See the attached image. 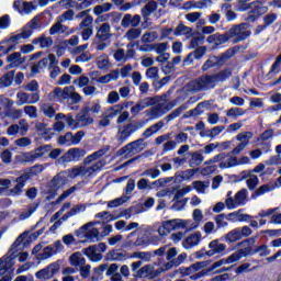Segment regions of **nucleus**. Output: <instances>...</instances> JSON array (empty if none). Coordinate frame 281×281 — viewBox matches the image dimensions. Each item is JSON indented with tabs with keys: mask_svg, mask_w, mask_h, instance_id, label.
I'll return each instance as SVG.
<instances>
[{
	"mask_svg": "<svg viewBox=\"0 0 281 281\" xmlns=\"http://www.w3.org/2000/svg\"><path fill=\"white\" fill-rule=\"evenodd\" d=\"M105 153L106 151L103 149L94 151L92 155L85 158L83 166L69 169L70 179H76L77 177L87 178L95 175V172H99V170L103 168L104 161H98L94 165L91 164L92 161H95V159H100V157L104 156Z\"/></svg>",
	"mask_w": 281,
	"mask_h": 281,
	"instance_id": "f257e3e1",
	"label": "nucleus"
},
{
	"mask_svg": "<svg viewBox=\"0 0 281 281\" xmlns=\"http://www.w3.org/2000/svg\"><path fill=\"white\" fill-rule=\"evenodd\" d=\"M206 164H218V168L225 170L236 166H247L251 164V158L248 156H241L238 159L236 156H229V154L221 153L209 159Z\"/></svg>",
	"mask_w": 281,
	"mask_h": 281,
	"instance_id": "f03ea898",
	"label": "nucleus"
},
{
	"mask_svg": "<svg viewBox=\"0 0 281 281\" xmlns=\"http://www.w3.org/2000/svg\"><path fill=\"white\" fill-rule=\"evenodd\" d=\"M49 102H65V100H70L72 104H78L82 100L80 93L76 92L74 86L56 87L47 94Z\"/></svg>",
	"mask_w": 281,
	"mask_h": 281,
	"instance_id": "7ed1b4c3",
	"label": "nucleus"
},
{
	"mask_svg": "<svg viewBox=\"0 0 281 281\" xmlns=\"http://www.w3.org/2000/svg\"><path fill=\"white\" fill-rule=\"evenodd\" d=\"M251 8H254V10L250 11L246 18V21H248L249 23H254V21L258 19V16L265 14L269 10V8L265 7V0H257L248 4L247 2L243 3L238 0V12H246V10H251Z\"/></svg>",
	"mask_w": 281,
	"mask_h": 281,
	"instance_id": "20e7f679",
	"label": "nucleus"
},
{
	"mask_svg": "<svg viewBox=\"0 0 281 281\" xmlns=\"http://www.w3.org/2000/svg\"><path fill=\"white\" fill-rule=\"evenodd\" d=\"M190 227H192L191 220L173 218L164 221L157 232L159 236L164 237L168 236L171 232H177L178 229H190Z\"/></svg>",
	"mask_w": 281,
	"mask_h": 281,
	"instance_id": "39448f33",
	"label": "nucleus"
},
{
	"mask_svg": "<svg viewBox=\"0 0 281 281\" xmlns=\"http://www.w3.org/2000/svg\"><path fill=\"white\" fill-rule=\"evenodd\" d=\"M250 36L251 31H249L248 24L235 25L226 32V37L231 43H243V41H247Z\"/></svg>",
	"mask_w": 281,
	"mask_h": 281,
	"instance_id": "423d86ee",
	"label": "nucleus"
},
{
	"mask_svg": "<svg viewBox=\"0 0 281 281\" xmlns=\"http://www.w3.org/2000/svg\"><path fill=\"white\" fill-rule=\"evenodd\" d=\"M69 179H71L69 169L67 171H61V172L57 173L48 184L47 192L50 195L47 196V199H54V196H56V192H58V190H60V188L66 186V183L69 181Z\"/></svg>",
	"mask_w": 281,
	"mask_h": 281,
	"instance_id": "0eeeda50",
	"label": "nucleus"
},
{
	"mask_svg": "<svg viewBox=\"0 0 281 281\" xmlns=\"http://www.w3.org/2000/svg\"><path fill=\"white\" fill-rule=\"evenodd\" d=\"M216 87V76H204L189 83L190 91L198 93L199 91H207Z\"/></svg>",
	"mask_w": 281,
	"mask_h": 281,
	"instance_id": "6e6552de",
	"label": "nucleus"
},
{
	"mask_svg": "<svg viewBox=\"0 0 281 281\" xmlns=\"http://www.w3.org/2000/svg\"><path fill=\"white\" fill-rule=\"evenodd\" d=\"M209 249L210 250L202 249L198 251L196 258L201 260V258H212V256L223 255L227 250V245L221 244L218 239H215L210 241Z\"/></svg>",
	"mask_w": 281,
	"mask_h": 281,
	"instance_id": "1a4fd4ad",
	"label": "nucleus"
},
{
	"mask_svg": "<svg viewBox=\"0 0 281 281\" xmlns=\"http://www.w3.org/2000/svg\"><path fill=\"white\" fill-rule=\"evenodd\" d=\"M254 245H256L255 238H249L239 243L238 247L241 248L231 255L233 261L238 262V260H240L241 258H247V256H254Z\"/></svg>",
	"mask_w": 281,
	"mask_h": 281,
	"instance_id": "9d476101",
	"label": "nucleus"
},
{
	"mask_svg": "<svg viewBox=\"0 0 281 281\" xmlns=\"http://www.w3.org/2000/svg\"><path fill=\"white\" fill-rule=\"evenodd\" d=\"M99 222H89L86 225L81 226L75 232L77 238H86V240H95L100 236V231L95 228Z\"/></svg>",
	"mask_w": 281,
	"mask_h": 281,
	"instance_id": "9b49d317",
	"label": "nucleus"
},
{
	"mask_svg": "<svg viewBox=\"0 0 281 281\" xmlns=\"http://www.w3.org/2000/svg\"><path fill=\"white\" fill-rule=\"evenodd\" d=\"M248 236H251V228L249 226H243L228 232L224 236V240L228 245H232V243H238V240H243V238H247Z\"/></svg>",
	"mask_w": 281,
	"mask_h": 281,
	"instance_id": "f8f14e48",
	"label": "nucleus"
},
{
	"mask_svg": "<svg viewBox=\"0 0 281 281\" xmlns=\"http://www.w3.org/2000/svg\"><path fill=\"white\" fill-rule=\"evenodd\" d=\"M236 55V50L234 48H229L225 53H223L220 57L213 56L210 57L204 65L202 66L203 71H207V69H211V67H214L215 65H223L224 63H227L229 58H234Z\"/></svg>",
	"mask_w": 281,
	"mask_h": 281,
	"instance_id": "ddd939ff",
	"label": "nucleus"
},
{
	"mask_svg": "<svg viewBox=\"0 0 281 281\" xmlns=\"http://www.w3.org/2000/svg\"><path fill=\"white\" fill-rule=\"evenodd\" d=\"M47 153H49V146L44 145V146L37 147L32 151L22 154L21 156L18 157V159H21V161H24V162H32V161H36V159H41V157H45Z\"/></svg>",
	"mask_w": 281,
	"mask_h": 281,
	"instance_id": "4468645a",
	"label": "nucleus"
},
{
	"mask_svg": "<svg viewBox=\"0 0 281 281\" xmlns=\"http://www.w3.org/2000/svg\"><path fill=\"white\" fill-rule=\"evenodd\" d=\"M172 109V105L168 103L167 101L160 102L156 104L155 106L148 109L145 111V115L147 117H150V120H157L161 117V115H165V113H168Z\"/></svg>",
	"mask_w": 281,
	"mask_h": 281,
	"instance_id": "2eb2a0df",
	"label": "nucleus"
},
{
	"mask_svg": "<svg viewBox=\"0 0 281 281\" xmlns=\"http://www.w3.org/2000/svg\"><path fill=\"white\" fill-rule=\"evenodd\" d=\"M234 259L231 256L227 258L221 259L212 265V267H209L206 270H202L200 272L194 273L191 276L192 280H199V278H203V276H207V273H211V271H216V269H221L224 265H234Z\"/></svg>",
	"mask_w": 281,
	"mask_h": 281,
	"instance_id": "dca6fc26",
	"label": "nucleus"
},
{
	"mask_svg": "<svg viewBox=\"0 0 281 281\" xmlns=\"http://www.w3.org/2000/svg\"><path fill=\"white\" fill-rule=\"evenodd\" d=\"M58 271H60V263L56 261L37 271L35 273V278H37V280H52V278H54Z\"/></svg>",
	"mask_w": 281,
	"mask_h": 281,
	"instance_id": "f3484780",
	"label": "nucleus"
},
{
	"mask_svg": "<svg viewBox=\"0 0 281 281\" xmlns=\"http://www.w3.org/2000/svg\"><path fill=\"white\" fill-rule=\"evenodd\" d=\"M146 148V144L144 139H137L132 142L120 149V155H135L137 153H142Z\"/></svg>",
	"mask_w": 281,
	"mask_h": 281,
	"instance_id": "a211bd4d",
	"label": "nucleus"
},
{
	"mask_svg": "<svg viewBox=\"0 0 281 281\" xmlns=\"http://www.w3.org/2000/svg\"><path fill=\"white\" fill-rule=\"evenodd\" d=\"M156 276H159V273L153 265H145L133 274L134 278H148L149 280L156 278Z\"/></svg>",
	"mask_w": 281,
	"mask_h": 281,
	"instance_id": "6ab92c4d",
	"label": "nucleus"
},
{
	"mask_svg": "<svg viewBox=\"0 0 281 281\" xmlns=\"http://www.w3.org/2000/svg\"><path fill=\"white\" fill-rule=\"evenodd\" d=\"M241 179L246 180V186L248 190H256L258 183H260V179H258V176L254 175L251 171H243Z\"/></svg>",
	"mask_w": 281,
	"mask_h": 281,
	"instance_id": "aec40b11",
	"label": "nucleus"
},
{
	"mask_svg": "<svg viewBox=\"0 0 281 281\" xmlns=\"http://www.w3.org/2000/svg\"><path fill=\"white\" fill-rule=\"evenodd\" d=\"M133 135V126L132 125H125L119 127L117 134H116V142L119 144H124L126 139H128Z\"/></svg>",
	"mask_w": 281,
	"mask_h": 281,
	"instance_id": "412c9836",
	"label": "nucleus"
},
{
	"mask_svg": "<svg viewBox=\"0 0 281 281\" xmlns=\"http://www.w3.org/2000/svg\"><path fill=\"white\" fill-rule=\"evenodd\" d=\"M202 238H203V235H201V232H196V233L188 236L182 241V246L184 247V249H192V247H196V245H199V243H201Z\"/></svg>",
	"mask_w": 281,
	"mask_h": 281,
	"instance_id": "4be33fe9",
	"label": "nucleus"
},
{
	"mask_svg": "<svg viewBox=\"0 0 281 281\" xmlns=\"http://www.w3.org/2000/svg\"><path fill=\"white\" fill-rule=\"evenodd\" d=\"M87 151L80 148H71L69 149L63 157L64 161H78L80 157H85Z\"/></svg>",
	"mask_w": 281,
	"mask_h": 281,
	"instance_id": "5701e85b",
	"label": "nucleus"
},
{
	"mask_svg": "<svg viewBox=\"0 0 281 281\" xmlns=\"http://www.w3.org/2000/svg\"><path fill=\"white\" fill-rule=\"evenodd\" d=\"M142 22V16L139 15H131V14H125L121 21L122 27H137L139 23Z\"/></svg>",
	"mask_w": 281,
	"mask_h": 281,
	"instance_id": "b1692460",
	"label": "nucleus"
},
{
	"mask_svg": "<svg viewBox=\"0 0 281 281\" xmlns=\"http://www.w3.org/2000/svg\"><path fill=\"white\" fill-rule=\"evenodd\" d=\"M70 267H75V269H80V267H85L87 265V260L82 256V252L77 251L74 252L69 258H68Z\"/></svg>",
	"mask_w": 281,
	"mask_h": 281,
	"instance_id": "393cba45",
	"label": "nucleus"
},
{
	"mask_svg": "<svg viewBox=\"0 0 281 281\" xmlns=\"http://www.w3.org/2000/svg\"><path fill=\"white\" fill-rule=\"evenodd\" d=\"M29 176L22 175L15 179V186L13 189L10 190V194L12 196H19L21 192H23V188H25V181H27Z\"/></svg>",
	"mask_w": 281,
	"mask_h": 281,
	"instance_id": "a878e982",
	"label": "nucleus"
},
{
	"mask_svg": "<svg viewBox=\"0 0 281 281\" xmlns=\"http://www.w3.org/2000/svg\"><path fill=\"white\" fill-rule=\"evenodd\" d=\"M55 120H64V122H66L67 126L69 128H71V131H76V128H79L78 125V116H76V119H74V116L71 115H65L63 113H58L55 115Z\"/></svg>",
	"mask_w": 281,
	"mask_h": 281,
	"instance_id": "bb28decb",
	"label": "nucleus"
},
{
	"mask_svg": "<svg viewBox=\"0 0 281 281\" xmlns=\"http://www.w3.org/2000/svg\"><path fill=\"white\" fill-rule=\"evenodd\" d=\"M249 218H251V215L243 214L241 211H235L226 215V221H229V223H241L243 221H249Z\"/></svg>",
	"mask_w": 281,
	"mask_h": 281,
	"instance_id": "cd10ccee",
	"label": "nucleus"
},
{
	"mask_svg": "<svg viewBox=\"0 0 281 281\" xmlns=\"http://www.w3.org/2000/svg\"><path fill=\"white\" fill-rule=\"evenodd\" d=\"M83 254L92 262H100V260H102V254L98 252L95 246H90L83 249Z\"/></svg>",
	"mask_w": 281,
	"mask_h": 281,
	"instance_id": "c85d7f7f",
	"label": "nucleus"
},
{
	"mask_svg": "<svg viewBox=\"0 0 281 281\" xmlns=\"http://www.w3.org/2000/svg\"><path fill=\"white\" fill-rule=\"evenodd\" d=\"M120 78V70H112L110 74L105 76H101L97 79L99 85H109V82H113Z\"/></svg>",
	"mask_w": 281,
	"mask_h": 281,
	"instance_id": "c756f323",
	"label": "nucleus"
},
{
	"mask_svg": "<svg viewBox=\"0 0 281 281\" xmlns=\"http://www.w3.org/2000/svg\"><path fill=\"white\" fill-rule=\"evenodd\" d=\"M95 37L101 41H109V38H111V25L109 23H103L99 27Z\"/></svg>",
	"mask_w": 281,
	"mask_h": 281,
	"instance_id": "7c9ffc66",
	"label": "nucleus"
},
{
	"mask_svg": "<svg viewBox=\"0 0 281 281\" xmlns=\"http://www.w3.org/2000/svg\"><path fill=\"white\" fill-rule=\"evenodd\" d=\"M14 10H18L20 14H30L32 12V3L23 2L22 0H16L13 3Z\"/></svg>",
	"mask_w": 281,
	"mask_h": 281,
	"instance_id": "2f4dec72",
	"label": "nucleus"
},
{
	"mask_svg": "<svg viewBox=\"0 0 281 281\" xmlns=\"http://www.w3.org/2000/svg\"><path fill=\"white\" fill-rule=\"evenodd\" d=\"M134 214H142L143 212H146V209H144V205L137 204L136 206H132L128 210H125L121 213V216L126 218V221L131 220Z\"/></svg>",
	"mask_w": 281,
	"mask_h": 281,
	"instance_id": "473e14b6",
	"label": "nucleus"
},
{
	"mask_svg": "<svg viewBox=\"0 0 281 281\" xmlns=\"http://www.w3.org/2000/svg\"><path fill=\"white\" fill-rule=\"evenodd\" d=\"M87 211V205L85 204H77L70 209L68 213L63 215V221H68V218H71L74 216H78V214L86 212Z\"/></svg>",
	"mask_w": 281,
	"mask_h": 281,
	"instance_id": "72a5a7b5",
	"label": "nucleus"
},
{
	"mask_svg": "<svg viewBox=\"0 0 281 281\" xmlns=\"http://www.w3.org/2000/svg\"><path fill=\"white\" fill-rule=\"evenodd\" d=\"M32 43L33 45H40L41 49H47V47H52L54 41H52V37L42 35L37 38H34Z\"/></svg>",
	"mask_w": 281,
	"mask_h": 281,
	"instance_id": "f704fd0d",
	"label": "nucleus"
},
{
	"mask_svg": "<svg viewBox=\"0 0 281 281\" xmlns=\"http://www.w3.org/2000/svg\"><path fill=\"white\" fill-rule=\"evenodd\" d=\"M77 122L79 128H82L85 126H90V124H93V117L89 116V113H81L77 114Z\"/></svg>",
	"mask_w": 281,
	"mask_h": 281,
	"instance_id": "c9c22d12",
	"label": "nucleus"
},
{
	"mask_svg": "<svg viewBox=\"0 0 281 281\" xmlns=\"http://www.w3.org/2000/svg\"><path fill=\"white\" fill-rule=\"evenodd\" d=\"M132 258L139 260L138 262H150L153 260V252L150 251H136L133 252Z\"/></svg>",
	"mask_w": 281,
	"mask_h": 281,
	"instance_id": "e433bc0d",
	"label": "nucleus"
},
{
	"mask_svg": "<svg viewBox=\"0 0 281 281\" xmlns=\"http://www.w3.org/2000/svg\"><path fill=\"white\" fill-rule=\"evenodd\" d=\"M203 151H193L191 154V159L189 160L190 168H194V166H201L202 161H204Z\"/></svg>",
	"mask_w": 281,
	"mask_h": 281,
	"instance_id": "4c0bfd02",
	"label": "nucleus"
},
{
	"mask_svg": "<svg viewBox=\"0 0 281 281\" xmlns=\"http://www.w3.org/2000/svg\"><path fill=\"white\" fill-rule=\"evenodd\" d=\"M1 45L7 49V54H10V52H14V49H16L19 43L14 36H11L10 38L2 41Z\"/></svg>",
	"mask_w": 281,
	"mask_h": 281,
	"instance_id": "58836bf2",
	"label": "nucleus"
},
{
	"mask_svg": "<svg viewBox=\"0 0 281 281\" xmlns=\"http://www.w3.org/2000/svg\"><path fill=\"white\" fill-rule=\"evenodd\" d=\"M256 269H258V267L251 266L249 262H244L236 268L235 273H237V276L251 273L252 271H256Z\"/></svg>",
	"mask_w": 281,
	"mask_h": 281,
	"instance_id": "ea45409f",
	"label": "nucleus"
},
{
	"mask_svg": "<svg viewBox=\"0 0 281 281\" xmlns=\"http://www.w3.org/2000/svg\"><path fill=\"white\" fill-rule=\"evenodd\" d=\"M112 8H113V4L111 2H105L102 4L95 5L93 8V14H95V16H100V14L111 12Z\"/></svg>",
	"mask_w": 281,
	"mask_h": 281,
	"instance_id": "a19ab883",
	"label": "nucleus"
},
{
	"mask_svg": "<svg viewBox=\"0 0 281 281\" xmlns=\"http://www.w3.org/2000/svg\"><path fill=\"white\" fill-rule=\"evenodd\" d=\"M207 43H213L214 45H223L224 43H227V33H225L224 35L221 34H213L211 36L207 37Z\"/></svg>",
	"mask_w": 281,
	"mask_h": 281,
	"instance_id": "79ce46f5",
	"label": "nucleus"
},
{
	"mask_svg": "<svg viewBox=\"0 0 281 281\" xmlns=\"http://www.w3.org/2000/svg\"><path fill=\"white\" fill-rule=\"evenodd\" d=\"M36 212V206H27L26 209H23L20 213L15 222L19 221H25L26 218H30L34 213Z\"/></svg>",
	"mask_w": 281,
	"mask_h": 281,
	"instance_id": "37998d69",
	"label": "nucleus"
},
{
	"mask_svg": "<svg viewBox=\"0 0 281 281\" xmlns=\"http://www.w3.org/2000/svg\"><path fill=\"white\" fill-rule=\"evenodd\" d=\"M12 82H14V70L8 71L0 78L1 87H11Z\"/></svg>",
	"mask_w": 281,
	"mask_h": 281,
	"instance_id": "c03bdc74",
	"label": "nucleus"
},
{
	"mask_svg": "<svg viewBox=\"0 0 281 281\" xmlns=\"http://www.w3.org/2000/svg\"><path fill=\"white\" fill-rule=\"evenodd\" d=\"M247 196H249V191L247 189H241L235 194V200L237 205H245L247 203Z\"/></svg>",
	"mask_w": 281,
	"mask_h": 281,
	"instance_id": "a18cd8bd",
	"label": "nucleus"
},
{
	"mask_svg": "<svg viewBox=\"0 0 281 281\" xmlns=\"http://www.w3.org/2000/svg\"><path fill=\"white\" fill-rule=\"evenodd\" d=\"M247 113L243 108H231L226 111V116L236 120V117H243Z\"/></svg>",
	"mask_w": 281,
	"mask_h": 281,
	"instance_id": "49530a36",
	"label": "nucleus"
},
{
	"mask_svg": "<svg viewBox=\"0 0 281 281\" xmlns=\"http://www.w3.org/2000/svg\"><path fill=\"white\" fill-rule=\"evenodd\" d=\"M234 193L232 191H228L226 193V199H225V205L227 210H236V207H239L238 202H236V198L232 196Z\"/></svg>",
	"mask_w": 281,
	"mask_h": 281,
	"instance_id": "de8ad7c7",
	"label": "nucleus"
},
{
	"mask_svg": "<svg viewBox=\"0 0 281 281\" xmlns=\"http://www.w3.org/2000/svg\"><path fill=\"white\" fill-rule=\"evenodd\" d=\"M143 232L149 239V243H159V240H161L159 236L155 235L156 231L153 228V226H145Z\"/></svg>",
	"mask_w": 281,
	"mask_h": 281,
	"instance_id": "09e8293b",
	"label": "nucleus"
},
{
	"mask_svg": "<svg viewBox=\"0 0 281 281\" xmlns=\"http://www.w3.org/2000/svg\"><path fill=\"white\" fill-rule=\"evenodd\" d=\"M8 63H10L9 68L12 69V67H19L23 60H21V53H13L8 56L7 58Z\"/></svg>",
	"mask_w": 281,
	"mask_h": 281,
	"instance_id": "8fccbe9b",
	"label": "nucleus"
},
{
	"mask_svg": "<svg viewBox=\"0 0 281 281\" xmlns=\"http://www.w3.org/2000/svg\"><path fill=\"white\" fill-rule=\"evenodd\" d=\"M164 128V122H158L150 127H148L144 133L143 137H151V135H155V133L161 131Z\"/></svg>",
	"mask_w": 281,
	"mask_h": 281,
	"instance_id": "3c124183",
	"label": "nucleus"
},
{
	"mask_svg": "<svg viewBox=\"0 0 281 281\" xmlns=\"http://www.w3.org/2000/svg\"><path fill=\"white\" fill-rule=\"evenodd\" d=\"M100 111H102V105L98 101H93L91 106H85L82 109V113H92V115H98Z\"/></svg>",
	"mask_w": 281,
	"mask_h": 281,
	"instance_id": "603ef678",
	"label": "nucleus"
},
{
	"mask_svg": "<svg viewBox=\"0 0 281 281\" xmlns=\"http://www.w3.org/2000/svg\"><path fill=\"white\" fill-rule=\"evenodd\" d=\"M67 32V26L63 25V21L57 20V22L50 27L49 34L54 36V34H65Z\"/></svg>",
	"mask_w": 281,
	"mask_h": 281,
	"instance_id": "864d4df0",
	"label": "nucleus"
},
{
	"mask_svg": "<svg viewBox=\"0 0 281 281\" xmlns=\"http://www.w3.org/2000/svg\"><path fill=\"white\" fill-rule=\"evenodd\" d=\"M30 36H32V26L30 25H25L20 34L14 35L13 37H15V40L18 41V43H21V38L27 40L30 38Z\"/></svg>",
	"mask_w": 281,
	"mask_h": 281,
	"instance_id": "5fc2aeb1",
	"label": "nucleus"
},
{
	"mask_svg": "<svg viewBox=\"0 0 281 281\" xmlns=\"http://www.w3.org/2000/svg\"><path fill=\"white\" fill-rule=\"evenodd\" d=\"M193 190L198 192V194H205V189L210 188V182L207 181H193L192 182Z\"/></svg>",
	"mask_w": 281,
	"mask_h": 281,
	"instance_id": "6e6d98bb",
	"label": "nucleus"
},
{
	"mask_svg": "<svg viewBox=\"0 0 281 281\" xmlns=\"http://www.w3.org/2000/svg\"><path fill=\"white\" fill-rule=\"evenodd\" d=\"M122 109H124L122 105L117 104L114 106L109 108L105 111V115L106 117H109L110 120H113V117H117V115H120V113H122Z\"/></svg>",
	"mask_w": 281,
	"mask_h": 281,
	"instance_id": "4d7b16f0",
	"label": "nucleus"
},
{
	"mask_svg": "<svg viewBox=\"0 0 281 281\" xmlns=\"http://www.w3.org/2000/svg\"><path fill=\"white\" fill-rule=\"evenodd\" d=\"M57 142L60 146H74L72 133L68 132L65 135L59 136Z\"/></svg>",
	"mask_w": 281,
	"mask_h": 281,
	"instance_id": "13d9d810",
	"label": "nucleus"
},
{
	"mask_svg": "<svg viewBox=\"0 0 281 281\" xmlns=\"http://www.w3.org/2000/svg\"><path fill=\"white\" fill-rule=\"evenodd\" d=\"M156 10L157 2L150 1L142 9V14L143 16H150V14H153V12H155Z\"/></svg>",
	"mask_w": 281,
	"mask_h": 281,
	"instance_id": "bf43d9fd",
	"label": "nucleus"
},
{
	"mask_svg": "<svg viewBox=\"0 0 281 281\" xmlns=\"http://www.w3.org/2000/svg\"><path fill=\"white\" fill-rule=\"evenodd\" d=\"M252 138H254V133L251 132L239 133L236 136L237 142H240L241 144H246V146H249V140Z\"/></svg>",
	"mask_w": 281,
	"mask_h": 281,
	"instance_id": "052dcab7",
	"label": "nucleus"
},
{
	"mask_svg": "<svg viewBox=\"0 0 281 281\" xmlns=\"http://www.w3.org/2000/svg\"><path fill=\"white\" fill-rule=\"evenodd\" d=\"M157 38H159V33L155 32V31L146 32L142 36L143 43H155V41H157Z\"/></svg>",
	"mask_w": 281,
	"mask_h": 281,
	"instance_id": "680f3d73",
	"label": "nucleus"
},
{
	"mask_svg": "<svg viewBox=\"0 0 281 281\" xmlns=\"http://www.w3.org/2000/svg\"><path fill=\"white\" fill-rule=\"evenodd\" d=\"M15 104L16 106H24V104H29L27 101V92L20 91L15 94Z\"/></svg>",
	"mask_w": 281,
	"mask_h": 281,
	"instance_id": "e2e57ef3",
	"label": "nucleus"
},
{
	"mask_svg": "<svg viewBox=\"0 0 281 281\" xmlns=\"http://www.w3.org/2000/svg\"><path fill=\"white\" fill-rule=\"evenodd\" d=\"M207 161H210V160H206L204 162V166H206V167H203L200 170L201 175L209 176V175H213V172H216L217 167H216V165H214L216 162L207 164Z\"/></svg>",
	"mask_w": 281,
	"mask_h": 281,
	"instance_id": "0e129e2a",
	"label": "nucleus"
},
{
	"mask_svg": "<svg viewBox=\"0 0 281 281\" xmlns=\"http://www.w3.org/2000/svg\"><path fill=\"white\" fill-rule=\"evenodd\" d=\"M24 113L31 120H36V117H38V109L34 105L24 106Z\"/></svg>",
	"mask_w": 281,
	"mask_h": 281,
	"instance_id": "69168bd1",
	"label": "nucleus"
},
{
	"mask_svg": "<svg viewBox=\"0 0 281 281\" xmlns=\"http://www.w3.org/2000/svg\"><path fill=\"white\" fill-rule=\"evenodd\" d=\"M97 65L99 69H109L111 67V63H109V56L101 55L97 58Z\"/></svg>",
	"mask_w": 281,
	"mask_h": 281,
	"instance_id": "338daca9",
	"label": "nucleus"
},
{
	"mask_svg": "<svg viewBox=\"0 0 281 281\" xmlns=\"http://www.w3.org/2000/svg\"><path fill=\"white\" fill-rule=\"evenodd\" d=\"M145 76L147 80H159V68L150 67L146 70Z\"/></svg>",
	"mask_w": 281,
	"mask_h": 281,
	"instance_id": "774afa93",
	"label": "nucleus"
}]
</instances>
